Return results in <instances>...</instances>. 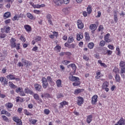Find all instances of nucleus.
<instances>
[{"mask_svg":"<svg viewBox=\"0 0 125 125\" xmlns=\"http://www.w3.org/2000/svg\"><path fill=\"white\" fill-rule=\"evenodd\" d=\"M7 79L8 80H15L16 81H20V79L19 78H15V75H12V74H9L7 76Z\"/></svg>","mask_w":125,"mask_h":125,"instance_id":"0eeeda50","label":"nucleus"},{"mask_svg":"<svg viewBox=\"0 0 125 125\" xmlns=\"http://www.w3.org/2000/svg\"><path fill=\"white\" fill-rule=\"evenodd\" d=\"M24 91L25 93L29 94H33L34 92L32 91L29 89V88H25L24 89Z\"/></svg>","mask_w":125,"mask_h":125,"instance_id":"b1692460","label":"nucleus"},{"mask_svg":"<svg viewBox=\"0 0 125 125\" xmlns=\"http://www.w3.org/2000/svg\"><path fill=\"white\" fill-rule=\"evenodd\" d=\"M87 13L88 14H90V13H91L92 10L91 9V6L89 5L87 8Z\"/></svg>","mask_w":125,"mask_h":125,"instance_id":"4c0bfd02","label":"nucleus"},{"mask_svg":"<svg viewBox=\"0 0 125 125\" xmlns=\"http://www.w3.org/2000/svg\"><path fill=\"white\" fill-rule=\"evenodd\" d=\"M115 80L116 82H119L121 81V77H120V75L116 74Z\"/></svg>","mask_w":125,"mask_h":125,"instance_id":"c03bdc74","label":"nucleus"},{"mask_svg":"<svg viewBox=\"0 0 125 125\" xmlns=\"http://www.w3.org/2000/svg\"><path fill=\"white\" fill-rule=\"evenodd\" d=\"M94 47V43L93 42H90L88 44V47L90 48V49H92Z\"/></svg>","mask_w":125,"mask_h":125,"instance_id":"2f4dec72","label":"nucleus"},{"mask_svg":"<svg viewBox=\"0 0 125 125\" xmlns=\"http://www.w3.org/2000/svg\"><path fill=\"white\" fill-rule=\"evenodd\" d=\"M104 29V27H103V25H100L99 26L98 30L99 31V32H100V31H103Z\"/></svg>","mask_w":125,"mask_h":125,"instance_id":"603ef678","label":"nucleus"},{"mask_svg":"<svg viewBox=\"0 0 125 125\" xmlns=\"http://www.w3.org/2000/svg\"><path fill=\"white\" fill-rule=\"evenodd\" d=\"M1 115H6L7 117H10V116H11L10 113L6 111L5 110H2L1 111Z\"/></svg>","mask_w":125,"mask_h":125,"instance_id":"f3484780","label":"nucleus"},{"mask_svg":"<svg viewBox=\"0 0 125 125\" xmlns=\"http://www.w3.org/2000/svg\"><path fill=\"white\" fill-rule=\"evenodd\" d=\"M83 34L82 33H79V34H77V41H81V40H83Z\"/></svg>","mask_w":125,"mask_h":125,"instance_id":"dca6fc26","label":"nucleus"},{"mask_svg":"<svg viewBox=\"0 0 125 125\" xmlns=\"http://www.w3.org/2000/svg\"><path fill=\"white\" fill-rule=\"evenodd\" d=\"M26 16H27L28 18H29V19H33L34 18V16H33V15L30 13H27L26 14Z\"/></svg>","mask_w":125,"mask_h":125,"instance_id":"37998d69","label":"nucleus"},{"mask_svg":"<svg viewBox=\"0 0 125 125\" xmlns=\"http://www.w3.org/2000/svg\"><path fill=\"white\" fill-rule=\"evenodd\" d=\"M60 0H55V1H54V3L57 4V5H60V4H61V2L60 1Z\"/></svg>","mask_w":125,"mask_h":125,"instance_id":"8fccbe9b","label":"nucleus"},{"mask_svg":"<svg viewBox=\"0 0 125 125\" xmlns=\"http://www.w3.org/2000/svg\"><path fill=\"white\" fill-rule=\"evenodd\" d=\"M5 106L10 109L13 107V104L11 103H8L5 104Z\"/></svg>","mask_w":125,"mask_h":125,"instance_id":"bb28decb","label":"nucleus"},{"mask_svg":"<svg viewBox=\"0 0 125 125\" xmlns=\"http://www.w3.org/2000/svg\"><path fill=\"white\" fill-rule=\"evenodd\" d=\"M114 20L115 22H118V16L117 15V12H114Z\"/></svg>","mask_w":125,"mask_h":125,"instance_id":"a19ab883","label":"nucleus"},{"mask_svg":"<svg viewBox=\"0 0 125 125\" xmlns=\"http://www.w3.org/2000/svg\"><path fill=\"white\" fill-rule=\"evenodd\" d=\"M65 105H68V102H66V101H63L62 102L60 103V108H62L63 106H65Z\"/></svg>","mask_w":125,"mask_h":125,"instance_id":"c756f323","label":"nucleus"},{"mask_svg":"<svg viewBox=\"0 0 125 125\" xmlns=\"http://www.w3.org/2000/svg\"><path fill=\"white\" fill-rule=\"evenodd\" d=\"M42 87L44 88H46L47 86H48V83H47V80L45 77H42Z\"/></svg>","mask_w":125,"mask_h":125,"instance_id":"f03ea898","label":"nucleus"},{"mask_svg":"<svg viewBox=\"0 0 125 125\" xmlns=\"http://www.w3.org/2000/svg\"><path fill=\"white\" fill-rule=\"evenodd\" d=\"M20 40L23 42H26V39L25 38H24V37L21 36L20 37Z\"/></svg>","mask_w":125,"mask_h":125,"instance_id":"864d4df0","label":"nucleus"},{"mask_svg":"<svg viewBox=\"0 0 125 125\" xmlns=\"http://www.w3.org/2000/svg\"><path fill=\"white\" fill-rule=\"evenodd\" d=\"M11 16V14L9 12H7L5 13L3 15V17L5 18V19H6L7 18H9Z\"/></svg>","mask_w":125,"mask_h":125,"instance_id":"6ab92c4d","label":"nucleus"},{"mask_svg":"<svg viewBox=\"0 0 125 125\" xmlns=\"http://www.w3.org/2000/svg\"><path fill=\"white\" fill-rule=\"evenodd\" d=\"M42 40V37L41 36H36L35 38L34 41L37 42H40Z\"/></svg>","mask_w":125,"mask_h":125,"instance_id":"58836bf2","label":"nucleus"},{"mask_svg":"<svg viewBox=\"0 0 125 125\" xmlns=\"http://www.w3.org/2000/svg\"><path fill=\"white\" fill-rule=\"evenodd\" d=\"M90 30H95L96 29V25L95 24H92L89 27Z\"/></svg>","mask_w":125,"mask_h":125,"instance_id":"473e14b6","label":"nucleus"},{"mask_svg":"<svg viewBox=\"0 0 125 125\" xmlns=\"http://www.w3.org/2000/svg\"><path fill=\"white\" fill-rule=\"evenodd\" d=\"M106 53H107V55L110 56L111 54L113 53V51L110 50H107Z\"/></svg>","mask_w":125,"mask_h":125,"instance_id":"5fc2aeb1","label":"nucleus"},{"mask_svg":"<svg viewBox=\"0 0 125 125\" xmlns=\"http://www.w3.org/2000/svg\"><path fill=\"white\" fill-rule=\"evenodd\" d=\"M11 47L13 48L16 47V42L11 43Z\"/></svg>","mask_w":125,"mask_h":125,"instance_id":"4d7b16f0","label":"nucleus"},{"mask_svg":"<svg viewBox=\"0 0 125 125\" xmlns=\"http://www.w3.org/2000/svg\"><path fill=\"white\" fill-rule=\"evenodd\" d=\"M62 12L64 13V14H68L70 12V8H64L62 9Z\"/></svg>","mask_w":125,"mask_h":125,"instance_id":"4be33fe9","label":"nucleus"},{"mask_svg":"<svg viewBox=\"0 0 125 125\" xmlns=\"http://www.w3.org/2000/svg\"><path fill=\"white\" fill-rule=\"evenodd\" d=\"M63 97H64V95L62 93H59L57 94V98L59 99V98H63Z\"/></svg>","mask_w":125,"mask_h":125,"instance_id":"79ce46f5","label":"nucleus"},{"mask_svg":"<svg viewBox=\"0 0 125 125\" xmlns=\"http://www.w3.org/2000/svg\"><path fill=\"white\" fill-rule=\"evenodd\" d=\"M60 1L61 2V4H62V3H64V4H68V3L70 2V0H61Z\"/></svg>","mask_w":125,"mask_h":125,"instance_id":"cd10ccee","label":"nucleus"},{"mask_svg":"<svg viewBox=\"0 0 125 125\" xmlns=\"http://www.w3.org/2000/svg\"><path fill=\"white\" fill-rule=\"evenodd\" d=\"M105 45V41L102 40L100 42V46H104Z\"/></svg>","mask_w":125,"mask_h":125,"instance_id":"3c124183","label":"nucleus"},{"mask_svg":"<svg viewBox=\"0 0 125 125\" xmlns=\"http://www.w3.org/2000/svg\"><path fill=\"white\" fill-rule=\"evenodd\" d=\"M121 73H125V67H122Z\"/></svg>","mask_w":125,"mask_h":125,"instance_id":"774afa93","label":"nucleus"},{"mask_svg":"<svg viewBox=\"0 0 125 125\" xmlns=\"http://www.w3.org/2000/svg\"><path fill=\"white\" fill-rule=\"evenodd\" d=\"M110 36V34L108 33L106 34L104 37V41L106 42H112V40L110 39V38L109 37Z\"/></svg>","mask_w":125,"mask_h":125,"instance_id":"9b49d317","label":"nucleus"},{"mask_svg":"<svg viewBox=\"0 0 125 125\" xmlns=\"http://www.w3.org/2000/svg\"><path fill=\"white\" fill-rule=\"evenodd\" d=\"M83 91H84V89H75L74 92V94L78 95L79 93H81V92H83Z\"/></svg>","mask_w":125,"mask_h":125,"instance_id":"4468645a","label":"nucleus"},{"mask_svg":"<svg viewBox=\"0 0 125 125\" xmlns=\"http://www.w3.org/2000/svg\"><path fill=\"white\" fill-rule=\"evenodd\" d=\"M21 62L22 63H23L26 67L32 66V62H28V61H26L25 59H22Z\"/></svg>","mask_w":125,"mask_h":125,"instance_id":"6e6552de","label":"nucleus"},{"mask_svg":"<svg viewBox=\"0 0 125 125\" xmlns=\"http://www.w3.org/2000/svg\"><path fill=\"white\" fill-rule=\"evenodd\" d=\"M116 50L117 51H118V53H117V55H121V51L120 50V48L119 47H117L116 48Z\"/></svg>","mask_w":125,"mask_h":125,"instance_id":"052dcab7","label":"nucleus"},{"mask_svg":"<svg viewBox=\"0 0 125 125\" xmlns=\"http://www.w3.org/2000/svg\"><path fill=\"white\" fill-rule=\"evenodd\" d=\"M74 82L75 83H73V85H74V86H78L81 84V82H80V80H76Z\"/></svg>","mask_w":125,"mask_h":125,"instance_id":"393cba45","label":"nucleus"},{"mask_svg":"<svg viewBox=\"0 0 125 125\" xmlns=\"http://www.w3.org/2000/svg\"><path fill=\"white\" fill-rule=\"evenodd\" d=\"M84 34L85 40H86V41H89V40H90V37L89 36V34L87 33V32H85Z\"/></svg>","mask_w":125,"mask_h":125,"instance_id":"e433bc0d","label":"nucleus"},{"mask_svg":"<svg viewBox=\"0 0 125 125\" xmlns=\"http://www.w3.org/2000/svg\"><path fill=\"white\" fill-rule=\"evenodd\" d=\"M75 44H71L69 45L68 48H75Z\"/></svg>","mask_w":125,"mask_h":125,"instance_id":"13d9d810","label":"nucleus"},{"mask_svg":"<svg viewBox=\"0 0 125 125\" xmlns=\"http://www.w3.org/2000/svg\"><path fill=\"white\" fill-rule=\"evenodd\" d=\"M77 25L79 29H83V23L81 20H78Z\"/></svg>","mask_w":125,"mask_h":125,"instance_id":"f8f14e48","label":"nucleus"},{"mask_svg":"<svg viewBox=\"0 0 125 125\" xmlns=\"http://www.w3.org/2000/svg\"><path fill=\"white\" fill-rule=\"evenodd\" d=\"M83 59H84V60L85 61H88L89 60V58H88L86 55H83Z\"/></svg>","mask_w":125,"mask_h":125,"instance_id":"de8ad7c7","label":"nucleus"},{"mask_svg":"<svg viewBox=\"0 0 125 125\" xmlns=\"http://www.w3.org/2000/svg\"><path fill=\"white\" fill-rule=\"evenodd\" d=\"M78 102H77V104L79 106H81L82 104L83 103V98L82 97H78Z\"/></svg>","mask_w":125,"mask_h":125,"instance_id":"9d476101","label":"nucleus"},{"mask_svg":"<svg viewBox=\"0 0 125 125\" xmlns=\"http://www.w3.org/2000/svg\"><path fill=\"white\" fill-rule=\"evenodd\" d=\"M9 86L12 88H16V87H17V86L14 85V84H13V83H12V82H9Z\"/></svg>","mask_w":125,"mask_h":125,"instance_id":"c9c22d12","label":"nucleus"},{"mask_svg":"<svg viewBox=\"0 0 125 125\" xmlns=\"http://www.w3.org/2000/svg\"><path fill=\"white\" fill-rule=\"evenodd\" d=\"M41 97L42 98H43V97H45L46 98H50L51 96L50 94L48 93H44V94H42Z\"/></svg>","mask_w":125,"mask_h":125,"instance_id":"5701e85b","label":"nucleus"},{"mask_svg":"<svg viewBox=\"0 0 125 125\" xmlns=\"http://www.w3.org/2000/svg\"><path fill=\"white\" fill-rule=\"evenodd\" d=\"M113 72H114V73H115L116 75H118V73L119 72V68H118V67H115L113 69Z\"/></svg>","mask_w":125,"mask_h":125,"instance_id":"a18cd8bd","label":"nucleus"},{"mask_svg":"<svg viewBox=\"0 0 125 125\" xmlns=\"http://www.w3.org/2000/svg\"><path fill=\"white\" fill-rule=\"evenodd\" d=\"M16 48L17 50H19V49H20V48H21L20 43H18Z\"/></svg>","mask_w":125,"mask_h":125,"instance_id":"338daca9","label":"nucleus"},{"mask_svg":"<svg viewBox=\"0 0 125 125\" xmlns=\"http://www.w3.org/2000/svg\"><path fill=\"white\" fill-rule=\"evenodd\" d=\"M119 66L122 68H125V61H121L119 63Z\"/></svg>","mask_w":125,"mask_h":125,"instance_id":"c85d7f7f","label":"nucleus"},{"mask_svg":"<svg viewBox=\"0 0 125 125\" xmlns=\"http://www.w3.org/2000/svg\"><path fill=\"white\" fill-rule=\"evenodd\" d=\"M16 42V40L15 39V38H11V39L10 40L11 43H12L13 42Z\"/></svg>","mask_w":125,"mask_h":125,"instance_id":"e2e57ef3","label":"nucleus"},{"mask_svg":"<svg viewBox=\"0 0 125 125\" xmlns=\"http://www.w3.org/2000/svg\"><path fill=\"white\" fill-rule=\"evenodd\" d=\"M24 28L27 32H31L32 31V27L28 24L24 25Z\"/></svg>","mask_w":125,"mask_h":125,"instance_id":"a211bd4d","label":"nucleus"},{"mask_svg":"<svg viewBox=\"0 0 125 125\" xmlns=\"http://www.w3.org/2000/svg\"><path fill=\"white\" fill-rule=\"evenodd\" d=\"M34 87L36 91H39V92L42 91V87L39 83H35L34 84Z\"/></svg>","mask_w":125,"mask_h":125,"instance_id":"7ed1b4c3","label":"nucleus"},{"mask_svg":"<svg viewBox=\"0 0 125 125\" xmlns=\"http://www.w3.org/2000/svg\"><path fill=\"white\" fill-rule=\"evenodd\" d=\"M92 122V115H90L87 116L86 123L87 124H90Z\"/></svg>","mask_w":125,"mask_h":125,"instance_id":"2eb2a0df","label":"nucleus"},{"mask_svg":"<svg viewBox=\"0 0 125 125\" xmlns=\"http://www.w3.org/2000/svg\"><path fill=\"white\" fill-rule=\"evenodd\" d=\"M9 31H10V27H9V26H8L5 29V33H8V32H9Z\"/></svg>","mask_w":125,"mask_h":125,"instance_id":"69168bd1","label":"nucleus"},{"mask_svg":"<svg viewBox=\"0 0 125 125\" xmlns=\"http://www.w3.org/2000/svg\"><path fill=\"white\" fill-rule=\"evenodd\" d=\"M74 74V71L70 73V75L68 77L69 81L71 82H76V81H80V78L77 77H75L72 75V74Z\"/></svg>","mask_w":125,"mask_h":125,"instance_id":"f257e3e1","label":"nucleus"},{"mask_svg":"<svg viewBox=\"0 0 125 125\" xmlns=\"http://www.w3.org/2000/svg\"><path fill=\"white\" fill-rule=\"evenodd\" d=\"M34 98L36 99V100H39L40 102H42V100L40 98V96L38 94H34Z\"/></svg>","mask_w":125,"mask_h":125,"instance_id":"aec40b11","label":"nucleus"},{"mask_svg":"<svg viewBox=\"0 0 125 125\" xmlns=\"http://www.w3.org/2000/svg\"><path fill=\"white\" fill-rule=\"evenodd\" d=\"M46 20H47L50 25H53L52 24V16L50 14H47L46 16Z\"/></svg>","mask_w":125,"mask_h":125,"instance_id":"39448f33","label":"nucleus"},{"mask_svg":"<svg viewBox=\"0 0 125 125\" xmlns=\"http://www.w3.org/2000/svg\"><path fill=\"white\" fill-rule=\"evenodd\" d=\"M44 113L46 115H48V114H49L50 113V111H49V110H44Z\"/></svg>","mask_w":125,"mask_h":125,"instance_id":"0e129e2a","label":"nucleus"},{"mask_svg":"<svg viewBox=\"0 0 125 125\" xmlns=\"http://www.w3.org/2000/svg\"><path fill=\"white\" fill-rule=\"evenodd\" d=\"M1 118H2V119H3V121H4V122H6V123H8L9 122L8 118H7L5 115H2L1 116Z\"/></svg>","mask_w":125,"mask_h":125,"instance_id":"f704fd0d","label":"nucleus"},{"mask_svg":"<svg viewBox=\"0 0 125 125\" xmlns=\"http://www.w3.org/2000/svg\"><path fill=\"white\" fill-rule=\"evenodd\" d=\"M98 98V96H97V95H95L92 97V104L93 105H96V102H97Z\"/></svg>","mask_w":125,"mask_h":125,"instance_id":"1a4fd4ad","label":"nucleus"},{"mask_svg":"<svg viewBox=\"0 0 125 125\" xmlns=\"http://www.w3.org/2000/svg\"><path fill=\"white\" fill-rule=\"evenodd\" d=\"M56 83H57V86L58 87H62V85H61L62 83V81L60 79L56 81Z\"/></svg>","mask_w":125,"mask_h":125,"instance_id":"412c9836","label":"nucleus"},{"mask_svg":"<svg viewBox=\"0 0 125 125\" xmlns=\"http://www.w3.org/2000/svg\"><path fill=\"white\" fill-rule=\"evenodd\" d=\"M71 67L73 70V74L76 73V71H77V66L74 63H71L67 66V68H70Z\"/></svg>","mask_w":125,"mask_h":125,"instance_id":"423d86ee","label":"nucleus"},{"mask_svg":"<svg viewBox=\"0 0 125 125\" xmlns=\"http://www.w3.org/2000/svg\"><path fill=\"white\" fill-rule=\"evenodd\" d=\"M24 114L26 115V116H31V113L28 112V111L27 110L24 111Z\"/></svg>","mask_w":125,"mask_h":125,"instance_id":"6e6d98bb","label":"nucleus"},{"mask_svg":"<svg viewBox=\"0 0 125 125\" xmlns=\"http://www.w3.org/2000/svg\"><path fill=\"white\" fill-rule=\"evenodd\" d=\"M71 62L67 60H63L62 61V63L63 64V65H67V64H69V63H70Z\"/></svg>","mask_w":125,"mask_h":125,"instance_id":"49530a36","label":"nucleus"},{"mask_svg":"<svg viewBox=\"0 0 125 125\" xmlns=\"http://www.w3.org/2000/svg\"><path fill=\"white\" fill-rule=\"evenodd\" d=\"M108 48H109V49H111V50H114V46L113 45H112L111 44H108Z\"/></svg>","mask_w":125,"mask_h":125,"instance_id":"bf43d9fd","label":"nucleus"},{"mask_svg":"<svg viewBox=\"0 0 125 125\" xmlns=\"http://www.w3.org/2000/svg\"><path fill=\"white\" fill-rule=\"evenodd\" d=\"M13 121H14V122H15V123H17V125H22V121H21V119H19V117H13Z\"/></svg>","mask_w":125,"mask_h":125,"instance_id":"20e7f679","label":"nucleus"},{"mask_svg":"<svg viewBox=\"0 0 125 125\" xmlns=\"http://www.w3.org/2000/svg\"><path fill=\"white\" fill-rule=\"evenodd\" d=\"M57 50H59V52H60V49H61V47L60 46L57 45L55 48Z\"/></svg>","mask_w":125,"mask_h":125,"instance_id":"680f3d73","label":"nucleus"},{"mask_svg":"<svg viewBox=\"0 0 125 125\" xmlns=\"http://www.w3.org/2000/svg\"><path fill=\"white\" fill-rule=\"evenodd\" d=\"M47 81H48V82H49V83H53V84H54V82H53V81H52V78H51V77L50 76H48L47 77Z\"/></svg>","mask_w":125,"mask_h":125,"instance_id":"72a5a7b5","label":"nucleus"},{"mask_svg":"<svg viewBox=\"0 0 125 125\" xmlns=\"http://www.w3.org/2000/svg\"><path fill=\"white\" fill-rule=\"evenodd\" d=\"M109 86V83L107 82H104L103 84V89H105V87H108Z\"/></svg>","mask_w":125,"mask_h":125,"instance_id":"a878e982","label":"nucleus"},{"mask_svg":"<svg viewBox=\"0 0 125 125\" xmlns=\"http://www.w3.org/2000/svg\"><path fill=\"white\" fill-rule=\"evenodd\" d=\"M114 125H125V121H124V118H121V119L119 120V121Z\"/></svg>","mask_w":125,"mask_h":125,"instance_id":"ddd939ff","label":"nucleus"},{"mask_svg":"<svg viewBox=\"0 0 125 125\" xmlns=\"http://www.w3.org/2000/svg\"><path fill=\"white\" fill-rule=\"evenodd\" d=\"M74 42V37L72 36H70L68 39V42L69 43H72Z\"/></svg>","mask_w":125,"mask_h":125,"instance_id":"7c9ffc66","label":"nucleus"},{"mask_svg":"<svg viewBox=\"0 0 125 125\" xmlns=\"http://www.w3.org/2000/svg\"><path fill=\"white\" fill-rule=\"evenodd\" d=\"M8 83V80L6 78H4V81H3L2 85H7Z\"/></svg>","mask_w":125,"mask_h":125,"instance_id":"ea45409f","label":"nucleus"},{"mask_svg":"<svg viewBox=\"0 0 125 125\" xmlns=\"http://www.w3.org/2000/svg\"><path fill=\"white\" fill-rule=\"evenodd\" d=\"M21 90H23V88L22 87H19L16 89V92L18 93H20Z\"/></svg>","mask_w":125,"mask_h":125,"instance_id":"09e8293b","label":"nucleus"}]
</instances>
